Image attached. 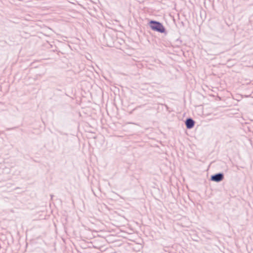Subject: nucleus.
I'll list each match as a JSON object with an SVG mask.
<instances>
[{"instance_id": "nucleus-1", "label": "nucleus", "mask_w": 253, "mask_h": 253, "mask_svg": "<svg viewBox=\"0 0 253 253\" xmlns=\"http://www.w3.org/2000/svg\"><path fill=\"white\" fill-rule=\"evenodd\" d=\"M150 24L152 30L160 33L165 32V29L161 23L154 21H151Z\"/></svg>"}, {"instance_id": "nucleus-2", "label": "nucleus", "mask_w": 253, "mask_h": 253, "mask_svg": "<svg viewBox=\"0 0 253 253\" xmlns=\"http://www.w3.org/2000/svg\"><path fill=\"white\" fill-rule=\"evenodd\" d=\"M223 176L222 174H217L211 177V180L215 181H220L222 180Z\"/></svg>"}, {"instance_id": "nucleus-3", "label": "nucleus", "mask_w": 253, "mask_h": 253, "mask_svg": "<svg viewBox=\"0 0 253 253\" xmlns=\"http://www.w3.org/2000/svg\"><path fill=\"white\" fill-rule=\"evenodd\" d=\"M186 126L187 128H191L194 126V121L191 119H188L186 121Z\"/></svg>"}]
</instances>
